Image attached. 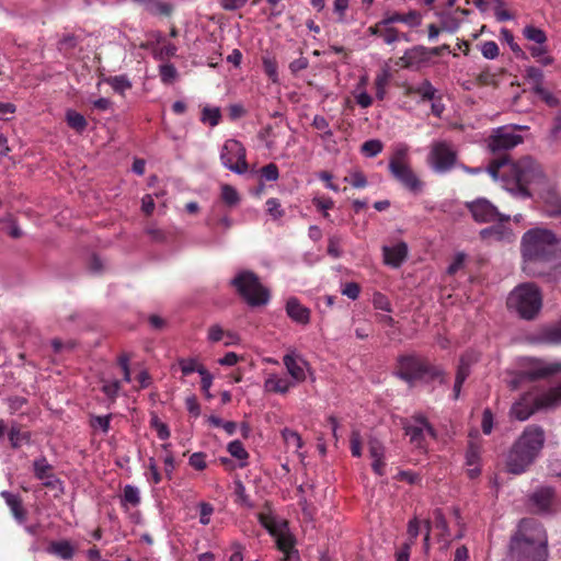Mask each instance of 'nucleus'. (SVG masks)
<instances>
[{
    "mask_svg": "<svg viewBox=\"0 0 561 561\" xmlns=\"http://www.w3.org/2000/svg\"><path fill=\"white\" fill-rule=\"evenodd\" d=\"M489 174L501 179L510 191H517L523 197H530V188L543 182L541 167L530 157L512 161L507 156L493 159L488 167Z\"/></svg>",
    "mask_w": 561,
    "mask_h": 561,
    "instance_id": "f257e3e1",
    "label": "nucleus"
},
{
    "mask_svg": "<svg viewBox=\"0 0 561 561\" xmlns=\"http://www.w3.org/2000/svg\"><path fill=\"white\" fill-rule=\"evenodd\" d=\"M522 252L525 268L537 262L556 267L561 263V239L549 229L534 228L523 236Z\"/></svg>",
    "mask_w": 561,
    "mask_h": 561,
    "instance_id": "f03ea898",
    "label": "nucleus"
},
{
    "mask_svg": "<svg viewBox=\"0 0 561 561\" xmlns=\"http://www.w3.org/2000/svg\"><path fill=\"white\" fill-rule=\"evenodd\" d=\"M543 444V430L537 425H528L513 444L507 455V471L513 474L525 472L540 454Z\"/></svg>",
    "mask_w": 561,
    "mask_h": 561,
    "instance_id": "7ed1b4c3",
    "label": "nucleus"
},
{
    "mask_svg": "<svg viewBox=\"0 0 561 561\" xmlns=\"http://www.w3.org/2000/svg\"><path fill=\"white\" fill-rule=\"evenodd\" d=\"M396 376L414 387L419 382L428 383L437 380L440 385L447 383L445 370L432 364L427 358L416 354L401 355L397 359Z\"/></svg>",
    "mask_w": 561,
    "mask_h": 561,
    "instance_id": "20e7f679",
    "label": "nucleus"
},
{
    "mask_svg": "<svg viewBox=\"0 0 561 561\" xmlns=\"http://www.w3.org/2000/svg\"><path fill=\"white\" fill-rule=\"evenodd\" d=\"M255 516L261 526L274 538L276 548L284 554L283 560L298 561L299 553L296 549L297 541L295 536L290 533L289 522L285 518H278L268 503L256 512Z\"/></svg>",
    "mask_w": 561,
    "mask_h": 561,
    "instance_id": "39448f33",
    "label": "nucleus"
},
{
    "mask_svg": "<svg viewBox=\"0 0 561 561\" xmlns=\"http://www.w3.org/2000/svg\"><path fill=\"white\" fill-rule=\"evenodd\" d=\"M388 169L392 178L410 193L417 195L424 188V182L409 163V146L400 142L393 146Z\"/></svg>",
    "mask_w": 561,
    "mask_h": 561,
    "instance_id": "423d86ee",
    "label": "nucleus"
},
{
    "mask_svg": "<svg viewBox=\"0 0 561 561\" xmlns=\"http://www.w3.org/2000/svg\"><path fill=\"white\" fill-rule=\"evenodd\" d=\"M506 306L525 320H533L542 307V296L537 285L524 283L508 295Z\"/></svg>",
    "mask_w": 561,
    "mask_h": 561,
    "instance_id": "0eeeda50",
    "label": "nucleus"
},
{
    "mask_svg": "<svg viewBox=\"0 0 561 561\" xmlns=\"http://www.w3.org/2000/svg\"><path fill=\"white\" fill-rule=\"evenodd\" d=\"M561 399V390L553 389L542 396L526 393L515 402L511 409V415L518 421H525L536 411L548 408Z\"/></svg>",
    "mask_w": 561,
    "mask_h": 561,
    "instance_id": "6e6552de",
    "label": "nucleus"
},
{
    "mask_svg": "<svg viewBox=\"0 0 561 561\" xmlns=\"http://www.w3.org/2000/svg\"><path fill=\"white\" fill-rule=\"evenodd\" d=\"M511 550L513 553H523L525 559L530 561H546L548 557L546 536L543 535L536 542L522 533L517 534L512 538Z\"/></svg>",
    "mask_w": 561,
    "mask_h": 561,
    "instance_id": "1a4fd4ad",
    "label": "nucleus"
},
{
    "mask_svg": "<svg viewBox=\"0 0 561 561\" xmlns=\"http://www.w3.org/2000/svg\"><path fill=\"white\" fill-rule=\"evenodd\" d=\"M220 160L230 171L237 174L245 173V152L240 141L228 139L222 146Z\"/></svg>",
    "mask_w": 561,
    "mask_h": 561,
    "instance_id": "9d476101",
    "label": "nucleus"
},
{
    "mask_svg": "<svg viewBox=\"0 0 561 561\" xmlns=\"http://www.w3.org/2000/svg\"><path fill=\"white\" fill-rule=\"evenodd\" d=\"M466 207L477 222L510 221V216L502 215L490 201L483 197L467 202Z\"/></svg>",
    "mask_w": 561,
    "mask_h": 561,
    "instance_id": "9b49d317",
    "label": "nucleus"
},
{
    "mask_svg": "<svg viewBox=\"0 0 561 561\" xmlns=\"http://www.w3.org/2000/svg\"><path fill=\"white\" fill-rule=\"evenodd\" d=\"M428 159L434 171L445 173L455 165L457 154L449 144L438 141L432 146Z\"/></svg>",
    "mask_w": 561,
    "mask_h": 561,
    "instance_id": "f8f14e48",
    "label": "nucleus"
},
{
    "mask_svg": "<svg viewBox=\"0 0 561 561\" xmlns=\"http://www.w3.org/2000/svg\"><path fill=\"white\" fill-rule=\"evenodd\" d=\"M517 127H508L503 126L497 128L488 140V147L493 152H501L505 150L513 149L520 142H523V137L515 133Z\"/></svg>",
    "mask_w": 561,
    "mask_h": 561,
    "instance_id": "ddd939ff",
    "label": "nucleus"
},
{
    "mask_svg": "<svg viewBox=\"0 0 561 561\" xmlns=\"http://www.w3.org/2000/svg\"><path fill=\"white\" fill-rule=\"evenodd\" d=\"M270 288L264 286L257 275L248 271V307H263L271 300Z\"/></svg>",
    "mask_w": 561,
    "mask_h": 561,
    "instance_id": "4468645a",
    "label": "nucleus"
},
{
    "mask_svg": "<svg viewBox=\"0 0 561 561\" xmlns=\"http://www.w3.org/2000/svg\"><path fill=\"white\" fill-rule=\"evenodd\" d=\"M250 173L251 176L255 178L257 182V184L251 190V194L255 197H261L265 193V182H275L279 178L278 167L273 162L262 167L256 171L251 170Z\"/></svg>",
    "mask_w": 561,
    "mask_h": 561,
    "instance_id": "2eb2a0df",
    "label": "nucleus"
},
{
    "mask_svg": "<svg viewBox=\"0 0 561 561\" xmlns=\"http://www.w3.org/2000/svg\"><path fill=\"white\" fill-rule=\"evenodd\" d=\"M414 421L417 423V425H404V434L410 437L411 444H413L415 447L424 448V432L426 431L431 436L434 437L435 430L423 415L414 416Z\"/></svg>",
    "mask_w": 561,
    "mask_h": 561,
    "instance_id": "dca6fc26",
    "label": "nucleus"
},
{
    "mask_svg": "<svg viewBox=\"0 0 561 561\" xmlns=\"http://www.w3.org/2000/svg\"><path fill=\"white\" fill-rule=\"evenodd\" d=\"M283 363L295 382H304L306 380V370L309 368V364L302 356L290 352L283 357Z\"/></svg>",
    "mask_w": 561,
    "mask_h": 561,
    "instance_id": "f3484780",
    "label": "nucleus"
},
{
    "mask_svg": "<svg viewBox=\"0 0 561 561\" xmlns=\"http://www.w3.org/2000/svg\"><path fill=\"white\" fill-rule=\"evenodd\" d=\"M34 476L38 480L44 481L46 488L55 489L57 485H61L60 479L53 473V466L48 463L46 457L41 456L33 462Z\"/></svg>",
    "mask_w": 561,
    "mask_h": 561,
    "instance_id": "a211bd4d",
    "label": "nucleus"
},
{
    "mask_svg": "<svg viewBox=\"0 0 561 561\" xmlns=\"http://www.w3.org/2000/svg\"><path fill=\"white\" fill-rule=\"evenodd\" d=\"M0 496L4 500L10 508V512L20 525H23L27 519V511L23 506V501L20 494H14L10 491H1Z\"/></svg>",
    "mask_w": 561,
    "mask_h": 561,
    "instance_id": "6ab92c4d",
    "label": "nucleus"
},
{
    "mask_svg": "<svg viewBox=\"0 0 561 561\" xmlns=\"http://www.w3.org/2000/svg\"><path fill=\"white\" fill-rule=\"evenodd\" d=\"M428 48L423 45H416L405 50L404 55L399 58V65L402 68H412L430 60Z\"/></svg>",
    "mask_w": 561,
    "mask_h": 561,
    "instance_id": "aec40b11",
    "label": "nucleus"
},
{
    "mask_svg": "<svg viewBox=\"0 0 561 561\" xmlns=\"http://www.w3.org/2000/svg\"><path fill=\"white\" fill-rule=\"evenodd\" d=\"M383 261L387 265L399 267L408 256V245L404 242H399L393 247H383Z\"/></svg>",
    "mask_w": 561,
    "mask_h": 561,
    "instance_id": "412c9836",
    "label": "nucleus"
},
{
    "mask_svg": "<svg viewBox=\"0 0 561 561\" xmlns=\"http://www.w3.org/2000/svg\"><path fill=\"white\" fill-rule=\"evenodd\" d=\"M286 312L288 317L297 323L307 324L310 321V310L302 306L295 297L287 300Z\"/></svg>",
    "mask_w": 561,
    "mask_h": 561,
    "instance_id": "4be33fe9",
    "label": "nucleus"
},
{
    "mask_svg": "<svg viewBox=\"0 0 561 561\" xmlns=\"http://www.w3.org/2000/svg\"><path fill=\"white\" fill-rule=\"evenodd\" d=\"M508 221H499L496 225L484 228L480 231V237L483 240H511L512 230L506 226Z\"/></svg>",
    "mask_w": 561,
    "mask_h": 561,
    "instance_id": "5701e85b",
    "label": "nucleus"
},
{
    "mask_svg": "<svg viewBox=\"0 0 561 561\" xmlns=\"http://www.w3.org/2000/svg\"><path fill=\"white\" fill-rule=\"evenodd\" d=\"M294 386V381L289 380L285 376H278L276 374L270 375L264 381V388L267 392L278 394L287 393Z\"/></svg>",
    "mask_w": 561,
    "mask_h": 561,
    "instance_id": "b1692460",
    "label": "nucleus"
},
{
    "mask_svg": "<svg viewBox=\"0 0 561 561\" xmlns=\"http://www.w3.org/2000/svg\"><path fill=\"white\" fill-rule=\"evenodd\" d=\"M8 439L11 448L19 449L23 444H30L31 432L22 431V425L16 421L10 422Z\"/></svg>",
    "mask_w": 561,
    "mask_h": 561,
    "instance_id": "393cba45",
    "label": "nucleus"
},
{
    "mask_svg": "<svg viewBox=\"0 0 561 561\" xmlns=\"http://www.w3.org/2000/svg\"><path fill=\"white\" fill-rule=\"evenodd\" d=\"M437 89L427 79L423 80L419 85H408L404 90L405 96L419 95L422 102L435 99Z\"/></svg>",
    "mask_w": 561,
    "mask_h": 561,
    "instance_id": "a878e982",
    "label": "nucleus"
},
{
    "mask_svg": "<svg viewBox=\"0 0 561 561\" xmlns=\"http://www.w3.org/2000/svg\"><path fill=\"white\" fill-rule=\"evenodd\" d=\"M139 5L144 7L146 11L153 15H171L173 8L170 3L162 0H133Z\"/></svg>",
    "mask_w": 561,
    "mask_h": 561,
    "instance_id": "bb28decb",
    "label": "nucleus"
},
{
    "mask_svg": "<svg viewBox=\"0 0 561 561\" xmlns=\"http://www.w3.org/2000/svg\"><path fill=\"white\" fill-rule=\"evenodd\" d=\"M46 551L62 560H71L75 554V548L68 540L51 541Z\"/></svg>",
    "mask_w": 561,
    "mask_h": 561,
    "instance_id": "cd10ccee",
    "label": "nucleus"
},
{
    "mask_svg": "<svg viewBox=\"0 0 561 561\" xmlns=\"http://www.w3.org/2000/svg\"><path fill=\"white\" fill-rule=\"evenodd\" d=\"M561 371L560 363H542L538 362L535 367L529 371V376L531 379H540L546 378L552 375H556Z\"/></svg>",
    "mask_w": 561,
    "mask_h": 561,
    "instance_id": "c85d7f7f",
    "label": "nucleus"
},
{
    "mask_svg": "<svg viewBox=\"0 0 561 561\" xmlns=\"http://www.w3.org/2000/svg\"><path fill=\"white\" fill-rule=\"evenodd\" d=\"M538 341L547 345H561V322L542 329L538 334Z\"/></svg>",
    "mask_w": 561,
    "mask_h": 561,
    "instance_id": "c756f323",
    "label": "nucleus"
},
{
    "mask_svg": "<svg viewBox=\"0 0 561 561\" xmlns=\"http://www.w3.org/2000/svg\"><path fill=\"white\" fill-rule=\"evenodd\" d=\"M525 78L533 84V90L537 94L546 93L543 89V72L540 68L530 66L525 69Z\"/></svg>",
    "mask_w": 561,
    "mask_h": 561,
    "instance_id": "7c9ffc66",
    "label": "nucleus"
},
{
    "mask_svg": "<svg viewBox=\"0 0 561 561\" xmlns=\"http://www.w3.org/2000/svg\"><path fill=\"white\" fill-rule=\"evenodd\" d=\"M477 360L472 353L463 354L460 359L456 371L455 380L457 383H463L470 375V367Z\"/></svg>",
    "mask_w": 561,
    "mask_h": 561,
    "instance_id": "2f4dec72",
    "label": "nucleus"
},
{
    "mask_svg": "<svg viewBox=\"0 0 561 561\" xmlns=\"http://www.w3.org/2000/svg\"><path fill=\"white\" fill-rule=\"evenodd\" d=\"M553 499V490L551 488H541L534 492L531 501L539 511H547Z\"/></svg>",
    "mask_w": 561,
    "mask_h": 561,
    "instance_id": "473e14b6",
    "label": "nucleus"
},
{
    "mask_svg": "<svg viewBox=\"0 0 561 561\" xmlns=\"http://www.w3.org/2000/svg\"><path fill=\"white\" fill-rule=\"evenodd\" d=\"M66 122L70 128L75 129L79 134L83 133L88 126L85 117L73 110L67 111Z\"/></svg>",
    "mask_w": 561,
    "mask_h": 561,
    "instance_id": "72a5a7b5",
    "label": "nucleus"
},
{
    "mask_svg": "<svg viewBox=\"0 0 561 561\" xmlns=\"http://www.w3.org/2000/svg\"><path fill=\"white\" fill-rule=\"evenodd\" d=\"M122 505L125 506L130 504L131 506H137L140 503V492L139 489L135 485L127 484L124 486L123 495L121 499Z\"/></svg>",
    "mask_w": 561,
    "mask_h": 561,
    "instance_id": "f704fd0d",
    "label": "nucleus"
},
{
    "mask_svg": "<svg viewBox=\"0 0 561 561\" xmlns=\"http://www.w3.org/2000/svg\"><path fill=\"white\" fill-rule=\"evenodd\" d=\"M227 450L238 460L239 468L245 467V449L241 440L236 439L228 444Z\"/></svg>",
    "mask_w": 561,
    "mask_h": 561,
    "instance_id": "c9c22d12",
    "label": "nucleus"
},
{
    "mask_svg": "<svg viewBox=\"0 0 561 561\" xmlns=\"http://www.w3.org/2000/svg\"><path fill=\"white\" fill-rule=\"evenodd\" d=\"M105 82L119 94H123L126 90L131 88V82L125 75L108 77L105 79Z\"/></svg>",
    "mask_w": 561,
    "mask_h": 561,
    "instance_id": "e433bc0d",
    "label": "nucleus"
},
{
    "mask_svg": "<svg viewBox=\"0 0 561 561\" xmlns=\"http://www.w3.org/2000/svg\"><path fill=\"white\" fill-rule=\"evenodd\" d=\"M383 150V144L379 139L366 140L360 146V152L368 158L377 157Z\"/></svg>",
    "mask_w": 561,
    "mask_h": 561,
    "instance_id": "4c0bfd02",
    "label": "nucleus"
},
{
    "mask_svg": "<svg viewBox=\"0 0 561 561\" xmlns=\"http://www.w3.org/2000/svg\"><path fill=\"white\" fill-rule=\"evenodd\" d=\"M265 213L273 220H278L285 216V209L282 207L280 202L275 197H271L265 202Z\"/></svg>",
    "mask_w": 561,
    "mask_h": 561,
    "instance_id": "58836bf2",
    "label": "nucleus"
},
{
    "mask_svg": "<svg viewBox=\"0 0 561 561\" xmlns=\"http://www.w3.org/2000/svg\"><path fill=\"white\" fill-rule=\"evenodd\" d=\"M221 118V112L219 107L205 106L202 110L201 121L204 124H209L211 127L217 126Z\"/></svg>",
    "mask_w": 561,
    "mask_h": 561,
    "instance_id": "ea45409f",
    "label": "nucleus"
},
{
    "mask_svg": "<svg viewBox=\"0 0 561 561\" xmlns=\"http://www.w3.org/2000/svg\"><path fill=\"white\" fill-rule=\"evenodd\" d=\"M530 55L537 59L542 66H549L553 62V58L547 55V48L542 45H533L528 47Z\"/></svg>",
    "mask_w": 561,
    "mask_h": 561,
    "instance_id": "a19ab883",
    "label": "nucleus"
},
{
    "mask_svg": "<svg viewBox=\"0 0 561 561\" xmlns=\"http://www.w3.org/2000/svg\"><path fill=\"white\" fill-rule=\"evenodd\" d=\"M523 34H524L525 38L534 42L537 45H542L547 42L546 33L541 28H538L533 25H527L524 28Z\"/></svg>",
    "mask_w": 561,
    "mask_h": 561,
    "instance_id": "79ce46f5",
    "label": "nucleus"
},
{
    "mask_svg": "<svg viewBox=\"0 0 561 561\" xmlns=\"http://www.w3.org/2000/svg\"><path fill=\"white\" fill-rule=\"evenodd\" d=\"M79 44V38L73 34L64 35L58 42V50L64 55L69 54Z\"/></svg>",
    "mask_w": 561,
    "mask_h": 561,
    "instance_id": "37998d69",
    "label": "nucleus"
},
{
    "mask_svg": "<svg viewBox=\"0 0 561 561\" xmlns=\"http://www.w3.org/2000/svg\"><path fill=\"white\" fill-rule=\"evenodd\" d=\"M233 492L234 502L240 506L245 504V488L239 474H234L233 477Z\"/></svg>",
    "mask_w": 561,
    "mask_h": 561,
    "instance_id": "c03bdc74",
    "label": "nucleus"
},
{
    "mask_svg": "<svg viewBox=\"0 0 561 561\" xmlns=\"http://www.w3.org/2000/svg\"><path fill=\"white\" fill-rule=\"evenodd\" d=\"M388 82H389V75L387 72L379 73L375 78L374 85H375L376 98L380 101L383 100L386 96V87L388 85Z\"/></svg>",
    "mask_w": 561,
    "mask_h": 561,
    "instance_id": "a18cd8bd",
    "label": "nucleus"
},
{
    "mask_svg": "<svg viewBox=\"0 0 561 561\" xmlns=\"http://www.w3.org/2000/svg\"><path fill=\"white\" fill-rule=\"evenodd\" d=\"M440 25L443 31L455 33L460 27V21L451 13H443Z\"/></svg>",
    "mask_w": 561,
    "mask_h": 561,
    "instance_id": "49530a36",
    "label": "nucleus"
},
{
    "mask_svg": "<svg viewBox=\"0 0 561 561\" xmlns=\"http://www.w3.org/2000/svg\"><path fill=\"white\" fill-rule=\"evenodd\" d=\"M350 0H334L333 12L336 15L337 23H346V12L348 10Z\"/></svg>",
    "mask_w": 561,
    "mask_h": 561,
    "instance_id": "de8ad7c7",
    "label": "nucleus"
},
{
    "mask_svg": "<svg viewBox=\"0 0 561 561\" xmlns=\"http://www.w3.org/2000/svg\"><path fill=\"white\" fill-rule=\"evenodd\" d=\"M433 515H434V525L440 531V536L448 537L449 536V527H448V523L443 514V511L440 508H437L434 511Z\"/></svg>",
    "mask_w": 561,
    "mask_h": 561,
    "instance_id": "09e8293b",
    "label": "nucleus"
},
{
    "mask_svg": "<svg viewBox=\"0 0 561 561\" xmlns=\"http://www.w3.org/2000/svg\"><path fill=\"white\" fill-rule=\"evenodd\" d=\"M221 199L228 206H233L239 202V194L234 187L231 185L225 184L221 186Z\"/></svg>",
    "mask_w": 561,
    "mask_h": 561,
    "instance_id": "8fccbe9b",
    "label": "nucleus"
},
{
    "mask_svg": "<svg viewBox=\"0 0 561 561\" xmlns=\"http://www.w3.org/2000/svg\"><path fill=\"white\" fill-rule=\"evenodd\" d=\"M282 434H283V438H284L285 443L287 444V446H293L297 450L302 447V439L297 432L291 431L289 428H285L282 432Z\"/></svg>",
    "mask_w": 561,
    "mask_h": 561,
    "instance_id": "3c124183",
    "label": "nucleus"
},
{
    "mask_svg": "<svg viewBox=\"0 0 561 561\" xmlns=\"http://www.w3.org/2000/svg\"><path fill=\"white\" fill-rule=\"evenodd\" d=\"M342 242V238L340 236H331L328 240V254L333 259H339L342 255V250L340 248Z\"/></svg>",
    "mask_w": 561,
    "mask_h": 561,
    "instance_id": "603ef678",
    "label": "nucleus"
},
{
    "mask_svg": "<svg viewBox=\"0 0 561 561\" xmlns=\"http://www.w3.org/2000/svg\"><path fill=\"white\" fill-rule=\"evenodd\" d=\"M501 37L510 45L511 49L515 53L517 57H525L524 50L519 47L518 44L515 43L514 35L510 30L502 28Z\"/></svg>",
    "mask_w": 561,
    "mask_h": 561,
    "instance_id": "864d4df0",
    "label": "nucleus"
},
{
    "mask_svg": "<svg viewBox=\"0 0 561 561\" xmlns=\"http://www.w3.org/2000/svg\"><path fill=\"white\" fill-rule=\"evenodd\" d=\"M150 425L157 431V435L160 439L165 440L170 437V430L168 425L162 423L157 415L151 417Z\"/></svg>",
    "mask_w": 561,
    "mask_h": 561,
    "instance_id": "5fc2aeb1",
    "label": "nucleus"
},
{
    "mask_svg": "<svg viewBox=\"0 0 561 561\" xmlns=\"http://www.w3.org/2000/svg\"><path fill=\"white\" fill-rule=\"evenodd\" d=\"M350 449L353 457L362 456V436L357 430L352 431L350 437Z\"/></svg>",
    "mask_w": 561,
    "mask_h": 561,
    "instance_id": "6e6d98bb",
    "label": "nucleus"
},
{
    "mask_svg": "<svg viewBox=\"0 0 561 561\" xmlns=\"http://www.w3.org/2000/svg\"><path fill=\"white\" fill-rule=\"evenodd\" d=\"M179 365L184 376L191 375L195 371L198 373V369L205 368L202 365L198 366L194 358H181L179 359Z\"/></svg>",
    "mask_w": 561,
    "mask_h": 561,
    "instance_id": "4d7b16f0",
    "label": "nucleus"
},
{
    "mask_svg": "<svg viewBox=\"0 0 561 561\" xmlns=\"http://www.w3.org/2000/svg\"><path fill=\"white\" fill-rule=\"evenodd\" d=\"M368 450H369V455L370 457L374 459V458H385V446L383 444L373 437L368 440Z\"/></svg>",
    "mask_w": 561,
    "mask_h": 561,
    "instance_id": "13d9d810",
    "label": "nucleus"
},
{
    "mask_svg": "<svg viewBox=\"0 0 561 561\" xmlns=\"http://www.w3.org/2000/svg\"><path fill=\"white\" fill-rule=\"evenodd\" d=\"M198 374L202 377V380H201L202 391L205 393L207 399H210L213 396H211L209 389L213 383V376L206 368L198 369Z\"/></svg>",
    "mask_w": 561,
    "mask_h": 561,
    "instance_id": "bf43d9fd",
    "label": "nucleus"
},
{
    "mask_svg": "<svg viewBox=\"0 0 561 561\" xmlns=\"http://www.w3.org/2000/svg\"><path fill=\"white\" fill-rule=\"evenodd\" d=\"M344 181L348 182L355 188H364L367 186V179L360 171L352 172Z\"/></svg>",
    "mask_w": 561,
    "mask_h": 561,
    "instance_id": "052dcab7",
    "label": "nucleus"
},
{
    "mask_svg": "<svg viewBox=\"0 0 561 561\" xmlns=\"http://www.w3.org/2000/svg\"><path fill=\"white\" fill-rule=\"evenodd\" d=\"M178 76V70L172 64H165L160 66V77L162 82L171 83Z\"/></svg>",
    "mask_w": 561,
    "mask_h": 561,
    "instance_id": "680f3d73",
    "label": "nucleus"
},
{
    "mask_svg": "<svg viewBox=\"0 0 561 561\" xmlns=\"http://www.w3.org/2000/svg\"><path fill=\"white\" fill-rule=\"evenodd\" d=\"M481 53L486 59H495L499 56L500 50L494 41H488L481 45Z\"/></svg>",
    "mask_w": 561,
    "mask_h": 561,
    "instance_id": "e2e57ef3",
    "label": "nucleus"
},
{
    "mask_svg": "<svg viewBox=\"0 0 561 561\" xmlns=\"http://www.w3.org/2000/svg\"><path fill=\"white\" fill-rule=\"evenodd\" d=\"M311 125L316 129L323 130L324 131V134H323L324 138H330V137L333 136L332 130L329 128V122L327 121V118L324 116L316 115L313 117V121H312Z\"/></svg>",
    "mask_w": 561,
    "mask_h": 561,
    "instance_id": "0e129e2a",
    "label": "nucleus"
},
{
    "mask_svg": "<svg viewBox=\"0 0 561 561\" xmlns=\"http://www.w3.org/2000/svg\"><path fill=\"white\" fill-rule=\"evenodd\" d=\"M230 285L236 287L238 294L245 299V270H241L237 276L230 280Z\"/></svg>",
    "mask_w": 561,
    "mask_h": 561,
    "instance_id": "69168bd1",
    "label": "nucleus"
},
{
    "mask_svg": "<svg viewBox=\"0 0 561 561\" xmlns=\"http://www.w3.org/2000/svg\"><path fill=\"white\" fill-rule=\"evenodd\" d=\"M381 38L388 45H391L400 39V32L393 26H386L382 28Z\"/></svg>",
    "mask_w": 561,
    "mask_h": 561,
    "instance_id": "338daca9",
    "label": "nucleus"
},
{
    "mask_svg": "<svg viewBox=\"0 0 561 561\" xmlns=\"http://www.w3.org/2000/svg\"><path fill=\"white\" fill-rule=\"evenodd\" d=\"M480 458V448L473 443H470L466 453V463L468 466H474L478 463Z\"/></svg>",
    "mask_w": 561,
    "mask_h": 561,
    "instance_id": "774afa93",
    "label": "nucleus"
}]
</instances>
